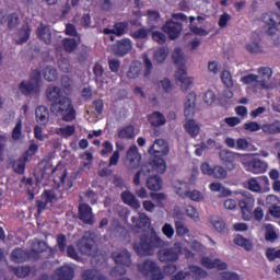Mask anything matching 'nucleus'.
I'll return each mask as SVG.
<instances>
[{
  "instance_id": "nucleus-1",
  "label": "nucleus",
  "mask_w": 280,
  "mask_h": 280,
  "mask_svg": "<svg viewBox=\"0 0 280 280\" xmlns=\"http://www.w3.org/2000/svg\"><path fill=\"white\" fill-rule=\"evenodd\" d=\"M258 74H246L241 78L242 84L250 86V89H272L270 78H272V69L268 67H261L257 70Z\"/></svg>"
},
{
  "instance_id": "nucleus-2",
  "label": "nucleus",
  "mask_w": 280,
  "mask_h": 280,
  "mask_svg": "<svg viewBox=\"0 0 280 280\" xmlns=\"http://www.w3.org/2000/svg\"><path fill=\"white\" fill-rule=\"evenodd\" d=\"M149 154L154 156L152 167L158 174H164L166 170L165 160L163 156L170 154V145L163 139H156L149 149Z\"/></svg>"
},
{
  "instance_id": "nucleus-3",
  "label": "nucleus",
  "mask_w": 280,
  "mask_h": 280,
  "mask_svg": "<svg viewBox=\"0 0 280 280\" xmlns=\"http://www.w3.org/2000/svg\"><path fill=\"white\" fill-rule=\"evenodd\" d=\"M50 110L57 117H61L63 121H73L75 119V109H73V104H71V100L67 96L52 103Z\"/></svg>"
},
{
  "instance_id": "nucleus-4",
  "label": "nucleus",
  "mask_w": 280,
  "mask_h": 280,
  "mask_svg": "<svg viewBox=\"0 0 280 280\" xmlns=\"http://www.w3.org/2000/svg\"><path fill=\"white\" fill-rule=\"evenodd\" d=\"M165 242L158 235L153 234L150 238L142 236L140 243H135L133 248L140 256L152 255V248H161Z\"/></svg>"
},
{
  "instance_id": "nucleus-5",
  "label": "nucleus",
  "mask_w": 280,
  "mask_h": 280,
  "mask_svg": "<svg viewBox=\"0 0 280 280\" xmlns=\"http://www.w3.org/2000/svg\"><path fill=\"white\" fill-rule=\"evenodd\" d=\"M44 250H47V244H45V242L35 241L33 243L31 255H27V253H25L23 249L18 248L12 252L11 259L12 261H15V264H21L23 261H27L30 257L36 259L38 257V253H43Z\"/></svg>"
},
{
  "instance_id": "nucleus-6",
  "label": "nucleus",
  "mask_w": 280,
  "mask_h": 280,
  "mask_svg": "<svg viewBox=\"0 0 280 280\" xmlns=\"http://www.w3.org/2000/svg\"><path fill=\"white\" fill-rule=\"evenodd\" d=\"M43 86V79L40 78V72L34 71L28 81H22L19 85L20 93L23 95H36L40 93V88Z\"/></svg>"
},
{
  "instance_id": "nucleus-7",
  "label": "nucleus",
  "mask_w": 280,
  "mask_h": 280,
  "mask_svg": "<svg viewBox=\"0 0 280 280\" xmlns=\"http://www.w3.org/2000/svg\"><path fill=\"white\" fill-rule=\"evenodd\" d=\"M241 163L246 172L252 174H264L268 171V164L250 154H243Z\"/></svg>"
},
{
  "instance_id": "nucleus-8",
  "label": "nucleus",
  "mask_w": 280,
  "mask_h": 280,
  "mask_svg": "<svg viewBox=\"0 0 280 280\" xmlns=\"http://www.w3.org/2000/svg\"><path fill=\"white\" fill-rule=\"evenodd\" d=\"M112 257L117 266L112 270V276L117 277L126 272V268L130 266V253L126 249L116 250L112 254Z\"/></svg>"
},
{
  "instance_id": "nucleus-9",
  "label": "nucleus",
  "mask_w": 280,
  "mask_h": 280,
  "mask_svg": "<svg viewBox=\"0 0 280 280\" xmlns=\"http://www.w3.org/2000/svg\"><path fill=\"white\" fill-rule=\"evenodd\" d=\"M260 21L264 23V32L269 36H275L280 32V14L277 12H266L260 15Z\"/></svg>"
},
{
  "instance_id": "nucleus-10",
  "label": "nucleus",
  "mask_w": 280,
  "mask_h": 280,
  "mask_svg": "<svg viewBox=\"0 0 280 280\" xmlns=\"http://www.w3.org/2000/svg\"><path fill=\"white\" fill-rule=\"evenodd\" d=\"M253 194H268L270 191V179L266 176L252 177L245 185Z\"/></svg>"
},
{
  "instance_id": "nucleus-11",
  "label": "nucleus",
  "mask_w": 280,
  "mask_h": 280,
  "mask_svg": "<svg viewBox=\"0 0 280 280\" xmlns=\"http://www.w3.org/2000/svg\"><path fill=\"white\" fill-rule=\"evenodd\" d=\"M139 271L144 275V277H151L152 280L163 279V273L161 269L156 266V262L152 260H147L138 266Z\"/></svg>"
},
{
  "instance_id": "nucleus-12",
  "label": "nucleus",
  "mask_w": 280,
  "mask_h": 280,
  "mask_svg": "<svg viewBox=\"0 0 280 280\" xmlns=\"http://www.w3.org/2000/svg\"><path fill=\"white\" fill-rule=\"evenodd\" d=\"M180 253H183L180 243H175V245L171 248L161 249L159 252V259L162 262L178 261V257H179Z\"/></svg>"
},
{
  "instance_id": "nucleus-13",
  "label": "nucleus",
  "mask_w": 280,
  "mask_h": 280,
  "mask_svg": "<svg viewBox=\"0 0 280 280\" xmlns=\"http://www.w3.org/2000/svg\"><path fill=\"white\" fill-rule=\"evenodd\" d=\"M219 156L224 165H226L228 170L233 172V170L237 167V165H235V161H240L242 163V156H244V154L223 149L220 151Z\"/></svg>"
},
{
  "instance_id": "nucleus-14",
  "label": "nucleus",
  "mask_w": 280,
  "mask_h": 280,
  "mask_svg": "<svg viewBox=\"0 0 280 280\" xmlns=\"http://www.w3.org/2000/svg\"><path fill=\"white\" fill-rule=\"evenodd\" d=\"M52 176L57 187H63L65 189H71L73 182L67 179V168L62 165H58L52 171Z\"/></svg>"
},
{
  "instance_id": "nucleus-15",
  "label": "nucleus",
  "mask_w": 280,
  "mask_h": 280,
  "mask_svg": "<svg viewBox=\"0 0 280 280\" xmlns=\"http://www.w3.org/2000/svg\"><path fill=\"white\" fill-rule=\"evenodd\" d=\"M175 78L184 93L194 86V78L187 75V69L185 67H182L177 70Z\"/></svg>"
},
{
  "instance_id": "nucleus-16",
  "label": "nucleus",
  "mask_w": 280,
  "mask_h": 280,
  "mask_svg": "<svg viewBox=\"0 0 280 280\" xmlns=\"http://www.w3.org/2000/svg\"><path fill=\"white\" fill-rule=\"evenodd\" d=\"M94 244L93 234L86 232L78 243V248L83 255H93V250H95Z\"/></svg>"
},
{
  "instance_id": "nucleus-17",
  "label": "nucleus",
  "mask_w": 280,
  "mask_h": 280,
  "mask_svg": "<svg viewBox=\"0 0 280 280\" xmlns=\"http://www.w3.org/2000/svg\"><path fill=\"white\" fill-rule=\"evenodd\" d=\"M245 47L250 54H264V47L261 46V36H259V33H252L250 43L246 44Z\"/></svg>"
},
{
  "instance_id": "nucleus-18",
  "label": "nucleus",
  "mask_w": 280,
  "mask_h": 280,
  "mask_svg": "<svg viewBox=\"0 0 280 280\" xmlns=\"http://www.w3.org/2000/svg\"><path fill=\"white\" fill-rule=\"evenodd\" d=\"M163 32L168 35L171 40H175V38H178V36H180V32H183V25L174 21H168L163 26Z\"/></svg>"
},
{
  "instance_id": "nucleus-19",
  "label": "nucleus",
  "mask_w": 280,
  "mask_h": 280,
  "mask_svg": "<svg viewBox=\"0 0 280 280\" xmlns=\"http://www.w3.org/2000/svg\"><path fill=\"white\" fill-rule=\"evenodd\" d=\"M196 113V92H190L186 96V101L184 103V115L186 119H189V117H194Z\"/></svg>"
},
{
  "instance_id": "nucleus-20",
  "label": "nucleus",
  "mask_w": 280,
  "mask_h": 280,
  "mask_svg": "<svg viewBox=\"0 0 280 280\" xmlns=\"http://www.w3.org/2000/svg\"><path fill=\"white\" fill-rule=\"evenodd\" d=\"M127 161L129 163V167H139V164L141 163V154H139V149L137 145L133 144L128 149Z\"/></svg>"
},
{
  "instance_id": "nucleus-21",
  "label": "nucleus",
  "mask_w": 280,
  "mask_h": 280,
  "mask_svg": "<svg viewBox=\"0 0 280 280\" xmlns=\"http://www.w3.org/2000/svg\"><path fill=\"white\" fill-rule=\"evenodd\" d=\"M132 226L135 229H150L152 221L148 218V214L139 212L131 218Z\"/></svg>"
},
{
  "instance_id": "nucleus-22",
  "label": "nucleus",
  "mask_w": 280,
  "mask_h": 280,
  "mask_svg": "<svg viewBox=\"0 0 280 280\" xmlns=\"http://www.w3.org/2000/svg\"><path fill=\"white\" fill-rule=\"evenodd\" d=\"M130 49H132V42H130L128 38H125L119 40L118 44L114 46L113 52L115 56H126Z\"/></svg>"
},
{
  "instance_id": "nucleus-23",
  "label": "nucleus",
  "mask_w": 280,
  "mask_h": 280,
  "mask_svg": "<svg viewBox=\"0 0 280 280\" xmlns=\"http://www.w3.org/2000/svg\"><path fill=\"white\" fill-rule=\"evenodd\" d=\"M46 97L49 100V102L56 104V102H59V100L65 97V92H62V90L56 85H49L46 90Z\"/></svg>"
},
{
  "instance_id": "nucleus-24",
  "label": "nucleus",
  "mask_w": 280,
  "mask_h": 280,
  "mask_svg": "<svg viewBox=\"0 0 280 280\" xmlns=\"http://www.w3.org/2000/svg\"><path fill=\"white\" fill-rule=\"evenodd\" d=\"M79 218L85 224H93V209L89 205L79 206Z\"/></svg>"
},
{
  "instance_id": "nucleus-25",
  "label": "nucleus",
  "mask_w": 280,
  "mask_h": 280,
  "mask_svg": "<svg viewBox=\"0 0 280 280\" xmlns=\"http://www.w3.org/2000/svg\"><path fill=\"white\" fill-rule=\"evenodd\" d=\"M49 202H56V192L54 190L44 191L42 199L37 201L38 211L46 209Z\"/></svg>"
},
{
  "instance_id": "nucleus-26",
  "label": "nucleus",
  "mask_w": 280,
  "mask_h": 280,
  "mask_svg": "<svg viewBox=\"0 0 280 280\" xmlns=\"http://www.w3.org/2000/svg\"><path fill=\"white\" fill-rule=\"evenodd\" d=\"M35 119L40 126L49 124V109L46 106H39L35 109Z\"/></svg>"
},
{
  "instance_id": "nucleus-27",
  "label": "nucleus",
  "mask_w": 280,
  "mask_h": 280,
  "mask_svg": "<svg viewBox=\"0 0 280 280\" xmlns=\"http://www.w3.org/2000/svg\"><path fill=\"white\" fill-rule=\"evenodd\" d=\"M121 200L125 205L132 207V209H141V201L129 190L121 192Z\"/></svg>"
},
{
  "instance_id": "nucleus-28",
  "label": "nucleus",
  "mask_w": 280,
  "mask_h": 280,
  "mask_svg": "<svg viewBox=\"0 0 280 280\" xmlns=\"http://www.w3.org/2000/svg\"><path fill=\"white\" fill-rule=\"evenodd\" d=\"M201 265L203 268H208L209 270L217 268L218 270H226L229 266L226 262H223L220 259H211V258H202Z\"/></svg>"
},
{
  "instance_id": "nucleus-29",
  "label": "nucleus",
  "mask_w": 280,
  "mask_h": 280,
  "mask_svg": "<svg viewBox=\"0 0 280 280\" xmlns=\"http://www.w3.org/2000/svg\"><path fill=\"white\" fill-rule=\"evenodd\" d=\"M37 36L40 38V40H44L46 45L54 43V33H51V30L48 26L40 25L37 28Z\"/></svg>"
},
{
  "instance_id": "nucleus-30",
  "label": "nucleus",
  "mask_w": 280,
  "mask_h": 280,
  "mask_svg": "<svg viewBox=\"0 0 280 280\" xmlns=\"http://www.w3.org/2000/svg\"><path fill=\"white\" fill-rule=\"evenodd\" d=\"M173 189L177 196H180V198H187V194L189 192V184L183 180H175L173 183Z\"/></svg>"
},
{
  "instance_id": "nucleus-31",
  "label": "nucleus",
  "mask_w": 280,
  "mask_h": 280,
  "mask_svg": "<svg viewBox=\"0 0 280 280\" xmlns=\"http://www.w3.org/2000/svg\"><path fill=\"white\" fill-rule=\"evenodd\" d=\"M184 128L190 137H198L200 135V124L194 119H187Z\"/></svg>"
},
{
  "instance_id": "nucleus-32",
  "label": "nucleus",
  "mask_w": 280,
  "mask_h": 280,
  "mask_svg": "<svg viewBox=\"0 0 280 280\" xmlns=\"http://www.w3.org/2000/svg\"><path fill=\"white\" fill-rule=\"evenodd\" d=\"M55 132L58 137H61L62 139H69V137H73V135H75V126L67 125L63 127H59L55 129Z\"/></svg>"
},
{
  "instance_id": "nucleus-33",
  "label": "nucleus",
  "mask_w": 280,
  "mask_h": 280,
  "mask_svg": "<svg viewBox=\"0 0 280 280\" xmlns=\"http://www.w3.org/2000/svg\"><path fill=\"white\" fill-rule=\"evenodd\" d=\"M104 34H115L116 36H124L128 32V24L124 22L116 23L114 28H104Z\"/></svg>"
},
{
  "instance_id": "nucleus-34",
  "label": "nucleus",
  "mask_w": 280,
  "mask_h": 280,
  "mask_svg": "<svg viewBox=\"0 0 280 280\" xmlns=\"http://www.w3.org/2000/svg\"><path fill=\"white\" fill-rule=\"evenodd\" d=\"M8 23V27H14L19 23V16L16 14L8 15L4 11H0V25Z\"/></svg>"
},
{
  "instance_id": "nucleus-35",
  "label": "nucleus",
  "mask_w": 280,
  "mask_h": 280,
  "mask_svg": "<svg viewBox=\"0 0 280 280\" xmlns=\"http://www.w3.org/2000/svg\"><path fill=\"white\" fill-rule=\"evenodd\" d=\"M149 122L154 128H159V126H165L166 119L161 112H154L149 116Z\"/></svg>"
},
{
  "instance_id": "nucleus-36",
  "label": "nucleus",
  "mask_w": 280,
  "mask_h": 280,
  "mask_svg": "<svg viewBox=\"0 0 280 280\" xmlns=\"http://www.w3.org/2000/svg\"><path fill=\"white\" fill-rule=\"evenodd\" d=\"M265 240L267 242H270L271 244H275L277 240H279V231L275 229V225L267 224L265 228Z\"/></svg>"
},
{
  "instance_id": "nucleus-37",
  "label": "nucleus",
  "mask_w": 280,
  "mask_h": 280,
  "mask_svg": "<svg viewBox=\"0 0 280 280\" xmlns=\"http://www.w3.org/2000/svg\"><path fill=\"white\" fill-rule=\"evenodd\" d=\"M73 269L71 266H63L56 271L58 280H71L73 279Z\"/></svg>"
},
{
  "instance_id": "nucleus-38",
  "label": "nucleus",
  "mask_w": 280,
  "mask_h": 280,
  "mask_svg": "<svg viewBox=\"0 0 280 280\" xmlns=\"http://www.w3.org/2000/svg\"><path fill=\"white\" fill-rule=\"evenodd\" d=\"M139 75H141V62L133 61L127 71V78L129 80H137Z\"/></svg>"
},
{
  "instance_id": "nucleus-39",
  "label": "nucleus",
  "mask_w": 280,
  "mask_h": 280,
  "mask_svg": "<svg viewBox=\"0 0 280 280\" xmlns=\"http://www.w3.org/2000/svg\"><path fill=\"white\" fill-rule=\"evenodd\" d=\"M261 130L265 135H280V121L277 120L271 124H265L261 126Z\"/></svg>"
},
{
  "instance_id": "nucleus-40",
  "label": "nucleus",
  "mask_w": 280,
  "mask_h": 280,
  "mask_svg": "<svg viewBox=\"0 0 280 280\" xmlns=\"http://www.w3.org/2000/svg\"><path fill=\"white\" fill-rule=\"evenodd\" d=\"M147 187L151 191H161L163 187V180H161V177L154 176L147 180Z\"/></svg>"
},
{
  "instance_id": "nucleus-41",
  "label": "nucleus",
  "mask_w": 280,
  "mask_h": 280,
  "mask_svg": "<svg viewBox=\"0 0 280 280\" xmlns=\"http://www.w3.org/2000/svg\"><path fill=\"white\" fill-rule=\"evenodd\" d=\"M238 206L243 213V220H250V218H253V205H248L246 200H242L238 202Z\"/></svg>"
},
{
  "instance_id": "nucleus-42",
  "label": "nucleus",
  "mask_w": 280,
  "mask_h": 280,
  "mask_svg": "<svg viewBox=\"0 0 280 280\" xmlns=\"http://www.w3.org/2000/svg\"><path fill=\"white\" fill-rule=\"evenodd\" d=\"M27 38H30V25L25 24L23 28L14 36L15 43L21 45V43H26Z\"/></svg>"
},
{
  "instance_id": "nucleus-43",
  "label": "nucleus",
  "mask_w": 280,
  "mask_h": 280,
  "mask_svg": "<svg viewBox=\"0 0 280 280\" xmlns=\"http://www.w3.org/2000/svg\"><path fill=\"white\" fill-rule=\"evenodd\" d=\"M43 75L47 82H56L58 80V70L54 67H46L43 70Z\"/></svg>"
},
{
  "instance_id": "nucleus-44",
  "label": "nucleus",
  "mask_w": 280,
  "mask_h": 280,
  "mask_svg": "<svg viewBox=\"0 0 280 280\" xmlns=\"http://www.w3.org/2000/svg\"><path fill=\"white\" fill-rule=\"evenodd\" d=\"M118 139H135V127L126 126L119 129Z\"/></svg>"
},
{
  "instance_id": "nucleus-45",
  "label": "nucleus",
  "mask_w": 280,
  "mask_h": 280,
  "mask_svg": "<svg viewBox=\"0 0 280 280\" xmlns=\"http://www.w3.org/2000/svg\"><path fill=\"white\" fill-rule=\"evenodd\" d=\"M185 214L187 215V218L192 220V222H200V212L198 211V209H196V207L186 206Z\"/></svg>"
},
{
  "instance_id": "nucleus-46",
  "label": "nucleus",
  "mask_w": 280,
  "mask_h": 280,
  "mask_svg": "<svg viewBox=\"0 0 280 280\" xmlns=\"http://www.w3.org/2000/svg\"><path fill=\"white\" fill-rule=\"evenodd\" d=\"M234 244H236V246H242L245 250H253V243L242 235L234 237Z\"/></svg>"
},
{
  "instance_id": "nucleus-47",
  "label": "nucleus",
  "mask_w": 280,
  "mask_h": 280,
  "mask_svg": "<svg viewBox=\"0 0 280 280\" xmlns=\"http://www.w3.org/2000/svg\"><path fill=\"white\" fill-rule=\"evenodd\" d=\"M12 139L13 141H21L23 139V121L18 120L13 130H12Z\"/></svg>"
},
{
  "instance_id": "nucleus-48",
  "label": "nucleus",
  "mask_w": 280,
  "mask_h": 280,
  "mask_svg": "<svg viewBox=\"0 0 280 280\" xmlns=\"http://www.w3.org/2000/svg\"><path fill=\"white\" fill-rule=\"evenodd\" d=\"M210 223L218 231L219 233H224V230L226 229V224L224 221L218 217H211Z\"/></svg>"
},
{
  "instance_id": "nucleus-49",
  "label": "nucleus",
  "mask_w": 280,
  "mask_h": 280,
  "mask_svg": "<svg viewBox=\"0 0 280 280\" xmlns=\"http://www.w3.org/2000/svg\"><path fill=\"white\" fill-rule=\"evenodd\" d=\"M27 161H30V159L24 158V155L22 158H20L19 160H16L13 163L14 172H16L18 174H23L25 172V164L27 163Z\"/></svg>"
},
{
  "instance_id": "nucleus-50",
  "label": "nucleus",
  "mask_w": 280,
  "mask_h": 280,
  "mask_svg": "<svg viewBox=\"0 0 280 280\" xmlns=\"http://www.w3.org/2000/svg\"><path fill=\"white\" fill-rule=\"evenodd\" d=\"M82 279L83 280H106V278H104V276L100 275L95 270L83 271Z\"/></svg>"
},
{
  "instance_id": "nucleus-51",
  "label": "nucleus",
  "mask_w": 280,
  "mask_h": 280,
  "mask_svg": "<svg viewBox=\"0 0 280 280\" xmlns=\"http://www.w3.org/2000/svg\"><path fill=\"white\" fill-rule=\"evenodd\" d=\"M58 68L60 71H62V73H71V71H73V67L71 66V62L68 58H61L58 61Z\"/></svg>"
},
{
  "instance_id": "nucleus-52",
  "label": "nucleus",
  "mask_w": 280,
  "mask_h": 280,
  "mask_svg": "<svg viewBox=\"0 0 280 280\" xmlns=\"http://www.w3.org/2000/svg\"><path fill=\"white\" fill-rule=\"evenodd\" d=\"M167 56H170V50H167L166 48H160L154 52V60L156 62H165V60L167 59Z\"/></svg>"
},
{
  "instance_id": "nucleus-53",
  "label": "nucleus",
  "mask_w": 280,
  "mask_h": 280,
  "mask_svg": "<svg viewBox=\"0 0 280 280\" xmlns=\"http://www.w3.org/2000/svg\"><path fill=\"white\" fill-rule=\"evenodd\" d=\"M34 137L37 141H45V139H49V135L45 132V128L40 127V125H36L34 127Z\"/></svg>"
},
{
  "instance_id": "nucleus-54",
  "label": "nucleus",
  "mask_w": 280,
  "mask_h": 280,
  "mask_svg": "<svg viewBox=\"0 0 280 280\" xmlns=\"http://www.w3.org/2000/svg\"><path fill=\"white\" fill-rule=\"evenodd\" d=\"M194 21H196V18L195 16H189L191 32L194 34H197V36H208L209 31H207L205 28L197 27L196 25H194Z\"/></svg>"
},
{
  "instance_id": "nucleus-55",
  "label": "nucleus",
  "mask_w": 280,
  "mask_h": 280,
  "mask_svg": "<svg viewBox=\"0 0 280 280\" xmlns=\"http://www.w3.org/2000/svg\"><path fill=\"white\" fill-rule=\"evenodd\" d=\"M173 60H174L175 65H179V66L185 65V62L187 60L185 59V55H183V49H180V48H175L174 49Z\"/></svg>"
},
{
  "instance_id": "nucleus-56",
  "label": "nucleus",
  "mask_w": 280,
  "mask_h": 280,
  "mask_svg": "<svg viewBox=\"0 0 280 280\" xmlns=\"http://www.w3.org/2000/svg\"><path fill=\"white\" fill-rule=\"evenodd\" d=\"M93 72L97 82H105V84L108 83V81L104 79V75H106V73H104V68H102V65L96 63L93 68Z\"/></svg>"
},
{
  "instance_id": "nucleus-57",
  "label": "nucleus",
  "mask_w": 280,
  "mask_h": 280,
  "mask_svg": "<svg viewBox=\"0 0 280 280\" xmlns=\"http://www.w3.org/2000/svg\"><path fill=\"white\" fill-rule=\"evenodd\" d=\"M187 198L192 200V202H202V200H205V195L196 189L191 191L188 190Z\"/></svg>"
},
{
  "instance_id": "nucleus-58",
  "label": "nucleus",
  "mask_w": 280,
  "mask_h": 280,
  "mask_svg": "<svg viewBox=\"0 0 280 280\" xmlns=\"http://www.w3.org/2000/svg\"><path fill=\"white\" fill-rule=\"evenodd\" d=\"M221 80L228 89L233 88V77L231 75V72L229 70H224L221 73Z\"/></svg>"
},
{
  "instance_id": "nucleus-59",
  "label": "nucleus",
  "mask_w": 280,
  "mask_h": 280,
  "mask_svg": "<svg viewBox=\"0 0 280 280\" xmlns=\"http://www.w3.org/2000/svg\"><path fill=\"white\" fill-rule=\"evenodd\" d=\"M152 200L156 201L158 207H165V205H163L164 200H167V195L163 194V192H151L150 194Z\"/></svg>"
},
{
  "instance_id": "nucleus-60",
  "label": "nucleus",
  "mask_w": 280,
  "mask_h": 280,
  "mask_svg": "<svg viewBox=\"0 0 280 280\" xmlns=\"http://www.w3.org/2000/svg\"><path fill=\"white\" fill-rule=\"evenodd\" d=\"M266 257L269 261H275V259H280V249L270 247L266 250Z\"/></svg>"
},
{
  "instance_id": "nucleus-61",
  "label": "nucleus",
  "mask_w": 280,
  "mask_h": 280,
  "mask_svg": "<svg viewBox=\"0 0 280 280\" xmlns=\"http://www.w3.org/2000/svg\"><path fill=\"white\" fill-rule=\"evenodd\" d=\"M148 21L150 25L156 26V23L161 21V15L156 11H148Z\"/></svg>"
},
{
  "instance_id": "nucleus-62",
  "label": "nucleus",
  "mask_w": 280,
  "mask_h": 280,
  "mask_svg": "<svg viewBox=\"0 0 280 280\" xmlns=\"http://www.w3.org/2000/svg\"><path fill=\"white\" fill-rule=\"evenodd\" d=\"M63 47L66 51H73L78 47V42L74 38H67L63 40Z\"/></svg>"
},
{
  "instance_id": "nucleus-63",
  "label": "nucleus",
  "mask_w": 280,
  "mask_h": 280,
  "mask_svg": "<svg viewBox=\"0 0 280 280\" xmlns=\"http://www.w3.org/2000/svg\"><path fill=\"white\" fill-rule=\"evenodd\" d=\"M226 170L222 166H214L212 171L213 178H226Z\"/></svg>"
},
{
  "instance_id": "nucleus-64",
  "label": "nucleus",
  "mask_w": 280,
  "mask_h": 280,
  "mask_svg": "<svg viewBox=\"0 0 280 280\" xmlns=\"http://www.w3.org/2000/svg\"><path fill=\"white\" fill-rule=\"evenodd\" d=\"M221 280H240V275L233 271H225L221 273Z\"/></svg>"
}]
</instances>
